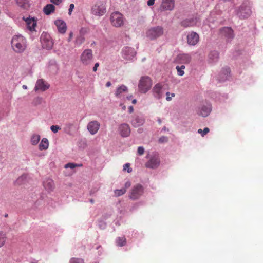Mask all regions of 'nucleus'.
I'll return each instance as SVG.
<instances>
[{
  "label": "nucleus",
  "instance_id": "obj_1",
  "mask_svg": "<svg viewBox=\"0 0 263 263\" xmlns=\"http://www.w3.org/2000/svg\"><path fill=\"white\" fill-rule=\"evenodd\" d=\"M12 50L16 53H22L27 48V40L21 34L14 35L11 41Z\"/></svg>",
  "mask_w": 263,
  "mask_h": 263
},
{
  "label": "nucleus",
  "instance_id": "obj_2",
  "mask_svg": "<svg viewBox=\"0 0 263 263\" xmlns=\"http://www.w3.org/2000/svg\"><path fill=\"white\" fill-rule=\"evenodd\" d=\"M235 13L240 19L249 17L252 13L250 2L248 0L243 1L242 3L235 9Z\"/></svg>",
  "mask_w": 263,
  "mask_h": 263
},
{
  "label": "nucleus",
  "instance_id": "obj_3",
  "mask_svg": "<svg viewBox=\"0 0 263 263\" xmlns=\"http://www.w3.org/2000/svg\"><path fill=\"white\" fill-rule=\"evenodd\" d=\"M152 81L148 76L142 77L138 83V89L142 93H146L152 87Z\"/></svg>",
  "mask_w": 263,
  "mask_h": 263
},
{
  "label": "nucleus",
  "instance_id": "obj_4",
  "mask_svg": "<svg viewBox=\"0 0 263 263\" xmlns=\"http://www.w3.org/2000/svg\"><path fill=\"white\" fill-rule=\"evenodd\" d=\"M163 32V28L161 26L151 27L146 31V36L151 40H154L162 36Z\"/></svg>",
  "mask_w": 263,
  "mask_h": 263
},
{
  "label": "nucleus",
  "instance_id": "obj_5",
  "mask_svg": "<svg viewBox=\"0 0 263 263\" xmlns=\"http://www.w3.org/2000/svg\"><path fill=\"white\" fill-rule=\"evenodd\" d=\"M40 40L43 48L50 50L52 48L53 42L48 33L43 32L41 35Z\"/></svg>",
  "mask_w": 263,
  "mask_h": 263
},
{
  "label": "nucleus",
  "instance_id": "obj_6",
  "mask_svg": "<svg viewBox=\"0 0 263 263\" xmlns=\"http://www.w3.org/2000/svg\"><path fill=\"white\" fill-rule=\"evenodd\" d=\"M110 21L112 25L116 27H121L124 24V19L122 14L117 11L111 13L110 17Z\"/></svg>",
  "mask_w": 263,
  "mask_h": 263
},
{
  "label": "nucleus",
  "instance_id": "obj_7",
  "mask_svg": "<svg viewBox=\"0 0 263 263\" xmlns=\"http://www.w3.org/2000/svg\"><path fill=\"white\" fill-rule=\"evenodd\" d=\"M106 11V7L105 4L102 2L97 3L95 5H93L91 7V13L96 16H102Z\"/></svg>",
  "mask_w": 263,
  "mask_h": 263
},
{
  "label": "nucleus",
  "instance_id": "obj_8",
  "mask_svg": "<svg viewBox=\"0 0 263 263\" xmlns=\"http://www.w3.org/2000/svg\"><path fill=\"white\" fill-rule=\"evenodd\" d=\"M144 188L140 184L134 186L130 191L129 198L133 200L138 199L143 193Z\"/></svg>",
  "mask_w": 263,
  "mask_h": 263
},
{
  "label": "nucleus",
  "instance_id": "obj_9",
  "mask_svg": "<svg viewBox=\"0 0 263 263\" xmlns=\"http://www.w3.org/2000/svg\"><path fill=\"white\" fill-rule=\"evenodd\" d=\"M92 51L90 49H85L81 55V61L85 65L90 64L92 62Z\"/></svg>",
  "mask_w": 263,
  "mask_h": 263
},
{
  "label": "nucleus",
  "instance_id": "obj_10",
  "mask_svg": "<svg viewBox=\"0 0 263 263\" xmlns=\"http://www.w3.org/2000/svg\"><path fill=\"white\" fill-rule=\"evenodd\" d=\"M220 35L224 37L227 42H231L234 37L233 30L229 27H224L220 29Z\"/></svg>",
  "mask_w": 263,
  "mask_h": 263
},
{
  "label": "nucleus",
  "instance_id": "obj_11",
  "mask_svg": "<svg viewBox=\"0 0 263 263\" xmlns=\"http://www.w3.org/2000/svg\"><path fill=\"white\" fill-rule=\"evenodd\" d=\"M212 105L209 103L201 104L198 107L197 114L203 117H208L212 111Z\"/></svg>",
  "mask_w": 263,
  "mask_h": 263
},
{
  "label": "nucleus",
  "instance_id": "obj_12",
  "mask_svg": "<svg viewBox=\"0 0 263 263\" xmlns=\"http://www.w3.org/2000/svg\"><path fill=\"white\" fill-rule=\"evenodd\" d=\"M122 56L126 60H132L135 57L136 52L134 48L130 47H124L122 49Z\"/></svg>",
  "mask_w": 263,
  "mask_h": 263
},
{
  "label": "nucleus",
  "instance_id": "obj_13",
  "mask_svg": "<svg viewBox=\"0 0 263 263\" xmlns=\"http://www.w3.org/2000/svg\"><path fill=\"white\" fill-rule=\"evenodd\" d=\"M50 87V84L43 79H38L35 83L34 90L45 91Z\"/></svg>",
  "mask_w": 263,
  "mask_h": 263
},
{
  "label": "nucleus",
  "instance_id": "obj_14",
  "mask_svg": "<svg viewBox=\"0 0 263 263\" xmlns=\"http://www.w3.org/2000/svg\"><path fill=\"white\" fill-rule=\"evenodd\" d=\"M160 163V159L157 155L152 156L150 159L146 163L145 166L148 168L155 169L157 168Z\"/></svg>",
  "mask_w": 263,
  "mask_h": 263
},
{
  "label": "nucleus",
  "instance_id": "obj_15",
  "mask_svg": "<svg viewBox=\"0 0 263 263\" xmlns=\"http://www.w3.org/2000/svg\"><path fill=\"white\" fill-rule=\"evenodd\" d=\"M199 35L195 32H191L187 35V43L190 46H195L199 42Z\"/></svg>",
  "mask_w": 263,
  "mask_h": 263
},
{
  "label": "nucleus",
  "instance_id": "obj_16",
  "mask_svg": "<svg viewBox=\"0 0 263 263\" xmlns=\"http://www.w3.org/2000/svg\"><path fill=\"white\" fill-rule=\"evenodd\" d=\"M174 0H162L160 9L161 11H172L174 8Z\"/></svg>",
  "mask_w": 263,
  "mask_h": 263
},
{
  "label": "nucleus",
  "instance_id": "obj_17",
  "mask_svg": "<svg viewBox=\"0 0 263 263\" xmlns=\"http://www.w3.org/2000/svg\"><path fill=\"white\" fill-rule=\"evenodd\" d=\"M23 20L26 22L27 29L30 31H35L36 26V20L34 17H23Z\"/></svg>",
  "mask_w": 263,
  "mask_h": 263
},
{
  "label": "nucleus",
  "instance_id": "obj_18",
  "mask_svg": "<svg viewBox=\"0 0 263 263\" xmlns=\"http://www.w3.org/2000/svg\"><path fill=\"white\" fill-rule=\"evenodd\" d=\"M100 123L97 121H92L88 123L87 129L91 135L96 134L99 129Z\"/></svg>",
  "mask_w": 263,
  "mask_h": 263
},
{
  "label": "nucleus",
  "instance_id": "obj_19",
  "mask_svg": "<svg viewBox=\"0 0 263 263\" xmlns=\"http://www.w3.org/2000/svg\"><path fill=\"white\" fill-rule=\"evenodd\" d=\"M119 131L123 137H128L130 134V128L128 124L122 123L119 127Z\"/></svg>",
  "mask_w": 263,
  "mask_h": 263
},
{
  "label": "nucleus",
  "instance_id": "obj_20",
  "mask_svg": "<svg viewBox=\"0 0 263 263\" xmlns=\"http://www.w3.org/2000/svg\"><path fill=\"white\" fill-rule=\"evenodd\" d=\"M198 22V20L196 17H193L183 20L181 22V26L187 28L195 26Z\"/></svg>",
  "mask_w": 263,
  "mask_h": 263
},
{
  "label": "nucleus",
  "instance_id": "obj_21",
  "mask_svg": "<svg viewBox=\"0 0 263 263\" xmlns=\"http://www.w3.org/2000/svg\"><path fill=\"white\" fill-rule=\"evenodd\" d=\"M127 92V87L124 85H121L117 88L115 95L116 98L121 99Z\"/></svg>",
  "mask_w": 263,
  "mask_h": 263
},
{
  "label": "nucleus",
  "instance_id": "obj_22",
  "mask_svg": "<svg viewBox=\"0 0 263 263\" xmlns=\"http://www.w3.org/2000/svg\"><path fill=\"white\" fill-rule=\"evenodd\" d=\"M230 69L229 67L223 68L219 74V81L224 82L228 80L230 77Z\"/></svg>",
  "mask_w": 263,
  "mask_h": 263
},
{
  "label": "nucleus",
  "instance_id": "obj_23",
  "mask_svg": "<svg viewBox=\"0 0 263 263\" xmlns=\"http://www.w3.org/2000/svg\"><path fill=\"white\" fill-rule=\"evenodd\" d=\"M145 122L144 117L142 115L135 116L131 121V123L134 127H138L142 125Z\"/></svg>",
  "mask_w": 263,
  "mask_h": 263
},
{
  "label": "nucleus",
  "instance_id": "obj_24",
  "mask_svg": "<svg viewBox=\"0 0 263 263\" xmlns=\"http://www.w3.org/2000/svg\"><path fill=\"white\" fill-rule=\"evenodd\" d=\"M54 24L57 26L58 30L60 33H65L67 30V26L64 21L60 19L54 21Z\"/></svg>",
  "mask_w": 263,
  "mask_h": 263
},
{
  "label": "nucleus",
  "instance_id": "obj_25",
  "mask_svg": "<svg viewBox=\"0 0 263 263\" xmlns=\"http://www.w3.org/2000/svg\"><path fill=\"white\" fill-rule=\"evenodd\" d=\"M153 93L154 96L157 99H160L163 96L162 87L160 84H156L153 89Z\"/></svg>",
  "mask_w": 263,
  "mask_h": 263
},
{
  "label": "nucleus",
  "instance_id": "obj_26",
  "mask_svg": "<svg viewBox=\"0 0 263 263\" xmlns=\"http://www.w3.org/2000/svg\"><path fill=\"white\" fill-rule=\"evenodd\" d=\"M219 60V53L217 51H211L209 55L208 61L211 64H215L218 62Z\"/></svg>",
  "mask_w": 263,
  "mask_h": 263
},
{
  "label": "nucleus",
  "instance_id": "obj_27",
  "mask_svg": "<svg viewBox=\"0 0 263 263\" xmlns=\"http://www.w3.org/2000/svg\"><path fill=\"white\" fill-rule=\"evenodd\" d=\"M43 186L48 192L52 191L54 188L53 180L50 178H46L43 181Z\"/></svg>",
  "mask_w": 263,
  "mask_h": 263
},
{
  "label": "nucleus",
  "instance_id": "obj_28",
  "mask_svg": "<svg viewBox=\"0 0 263 263\" xmlns=\"http://www.w3.org/2000/svg\"><path fill=\"white\" fill-rule=\"evenodd\" d=\"M177 59L181 62L187 64L189 63L191 60V56L188 53H182L178 55Z\"/></svg>",
  "mask_w": 263,
  "mask_h": 263
},
{
  "label": "nucleus",
  "instance_id": "obj_29",
  "mask_svg": "<svg viewBox=\"0 0 263 263\" xmlns=\"http://www.w3.org/2000/svg\"><path fill=\"white\" fill-rule=\"evenodd\" d=\"M55 11V6L51 4L46 5L43 8V12L47 15H49Z\"/></svg>",
  "mask_w": 263,
  "mask_h": 263
},
{
  "label": "nucleus",
  "instance_id": "obj_30",
  "mask_svg": "<svg viewBox=\"0 0 263 263\" xmlns=\"http://www.w3.org/2000/svg\"><path fill=\"white\" fill-rule=\"evenodd\" d=\"M49 146V142L47 138H43L39 144V149L41 151L47 149Z\"/></svg>",
  "mask_w": 263,
  "mask_h": 263
},
{
  "label": "nucleus",
  "instance_id": "obj_31",
  "mask_svg": "<svg viewBox=\"0 0 263 263\" xmlns=\"http://www.w3.org/2000/svg\"><path fill=\"white\" fill-rule=\"evenodd\" d=\"M40 136L37 134H33L31 137L30 142L32 145H36L40 140Z\"/></svg>",
  "mask_w": 263,
  "mask_h": 263
},
{
  "label": "nucleus",
  "instance_id": "obj_32",
  "mask_svg": "<svg viewBox=\"0 0 263 263\" xmlns=\"http://www.w3.org/2000/svg\"><path fill=\"white\" fill-rule=\"evenodd\" d=\"M116 242L118 246L123 247L126 244V238L124 237H117L116 240Z\"/></svg>",
  "mask_w": 263,
  "mask_h": 263
},
{
  "label": "nucleus",
  "instance_id": "obj_33",
  "mask_svg": "<svg viewBox=\"0 0 263 263\" xmlns=\"http://www.w3.org/2000/svg\"><path fill=\"white\" fill-rule=\"evenodd\" d=\"M185 67L184 65H181V66L177 65L176 67V69L177 71V74L179 76H183L184 74V69H185Z\"/></svg>",
  "mask_w": 263,
  "mask_h": 263
},
{
  "label": "nucleus",
  "instance_id": "obj_34",
  "mask_svg": "<svg viewBox=\"0 0 263 263\" xmlns=\"http://www.w3.org/2000/svg\"><path fill=\"white\" fill-rule=\"evenodd\" d=\"M27 176L26 174L22 175L21 176L17 178V179L16 180L15 183L18 185L23 184L25 182L27 179Z\"/></svg>",
  "mask_w": 263,
  "mask_h": 263
},
{
  "label": "nucleus",
  "instance_id": "obj_35",
  "mask_svg": "<svg viewBox=\"0 0 263 263\" xmlns=\"http://www.w3.org/2000/svg\"><path fill=\"white\" fill-rule=\"evenodd\" d=\"M85 41V37L81 35H79L75 41L76 44L80 45H81Z\"/></svg>",
  "mask_w": 263,
  "mask_h": 263
},
{
  "label": "nucleus",
  "instance_id": "obj_36",
  "mask_svg": "<svg viewBox=\"0 0 263 263\" xmlns=\"http://www.w3.org/2000/svg\"><path fill=\"white\" fill-rule=\"evenodd\" d=\"M82 166V164H77L73 163H67L66 164H65V168H70L71 169H73L77 166Z\"/></svg>",
  "mask_w": 263,
  "mask_h": 263
},
{
  "label": "nucleus",
  "instance_id": "obj_37",
  "mask_svg": "<svg viewBox=\"0 0 263 263\" xmlns=\"http://www.w3.org/2000/svg\"><path fill=\"white\" fill-rule=\"evenodd\" d=\"M126 189L125 188H122L120 190H116L115 191V194L116 196H120L125 193Z\"/></svg>",
  "mask_w": 263,
  "mask_h": 263
},
{
  "label": "nucleus",
  "instance_id": "obj_38",
  "mask_svg": "<svg viewBox=\"0 0 263 263\" xmlns=\"http://www.w3.org/2000/svg\"><path fill=\"white\" fill-rule=\"evenodd\" d=\"M69 263H85L84 259L80 258H71Z\"/></svg>",
  "mask_w": 263,
  "mask_h": 263
},
{
  "label": "nucleus",
  "instance_id": "obj_39",
  "mask_svg": "<svg viewBox=\"0 0 263 263\" xmlns=\"http://www.w3.org/2000/svg\"><path fill=\"white\" fill-rule=\"evenodd\" d=\"M5 234L3 232H0V248L2 247L5 244Z\"/></svg>",
  "mask_w": 263,
  "mask_h": 263
},
{
  "label": "nucleus",
  "instance_id": "obj_40",
  "mask_svg": "<svg viewBox=\"0 0 263 263\" xmlns=\"http://www.w3.org/2000/svg\"><path fill=\"white\" fill-rule=\"evenodd\" d=\"M17 3L18 5L23 8H26V6H27V0H17Z\"/></svg>",
  "mask_w": 263,
  "mask_h": 263
},
{
  "label": "nucleus",
  "instance_id": "obj_41",
  "mask_svg": "<svg viewBox=\"0 0 263 263\" xmlns=\"http://www.w3.org/2000/svg\"><path fill=\"white\" fill-rule=\"evenodd\" d=\"M124 171H127L128 173H131L132 172V168L130 167V164L127 163L123 165Z\"/></svg>",
  "mask_w": 263,
  "mask_h": 263
},
{
  "label": "nucleus",
  "instance_id": "obj_42",
  "mask_svg": "<svg viewBox=\"0 0 263 263\" xmlns=\"http://www.w3.org/2000/svg\"><path fill=\"white\" fill-rule=\"evenodd\" d=\"M209 132V129L208 127H205L203 130H202L201 129H199L198 130V133L199 134H201V136L202 137L204 136L206 134H208Z\"/></svg>",
  "mask_w": 263,
  "mask_h": 263
},
{
  "label": "nucleus",
  "instance_id": "obj_43",
  "mask_svg": "<svg viewBox=\"0 0 263 263\" xmlns=\"http://www.w3.org/2000/svg\"><path fill=\"white\" fill-rule=\"evenodd\" d=\"M166 100L167 101H170L172 100V98L175 96V93L167 92L166 93Z\"/></svg>",
  "mask_w": 263,
  "mask_h": 263
},
{
  "label": "nucleus",
  "instance_id": "obj_44",
  "mask_svg": "<svg viewBox=\"0 0 263 263\" xmlns=\"http://www.w3.org/2000/svg\"><path fill=\"white\" fill-rule=\"evenodd\" d=\"M88 32V29L86 28H82L80 30V35L85 36Z\"/></svg>",
  "mask_w": 263,
  "mask_h": 263
},
{
  "label": "nucleus",
  "instance_id": "obj_45",
  "mask_svg": "<svg viewBox=\"0 0 263 263\" xmlns=\"http://www.w3.org/2000/svg\"><path fill=\"white\" fill-rule=\"evenodd\" d=\"M60 129V127L58 125H52L50 127V129L54 133H56Z\"/></svg>",
  "mask_w": 263,
  "mask_h": 263
},
{
  "label": "nucleus",
  "instance_id": "obj_46",
  "mask_svg": "<svg viewBox=\"0 0 263 263\" xmlns=\"http://www.w3.org/2000/svg\"><path fill=\"white\" fill-rule=\"evenodd\" d=\"M144 148L143 146H139L137 149V153L139 155H142L144 154Z\"/></svg>",
  "mask_w": 263,
  "mask_h": 263
},
{
  "label": "nucleus",
  "instance_id": "obj_47",
  "mask_svg": "<svg viewBox=\"0 0 263 263\" xmlns=\"http://www.w3.org/2000/svg\"><path fill=\"white\" fill-rule=\"evenodd\" d=\"M74 8V5L73 4H70L69 5V8L68 9V14L70 15L72 13V12Z\"/></svg>",
  "mask_w": 263,
  "mask_h": 263
},
{
  "label": "nucleus",
  "instance_id": "obj_48",
  "mask_svg": "<svg viewBox=\"0 0 263 263\" xmlns=\"http://www.w3.org/2000/svg\"><path fill=\"white\" fill-rule=\"evenodd\" d=\"M99 226L101 229H104L106 227V223L102 220L99 221Z\"/></svg>",
  "mask_w": 263,
  "mask_h": 263
},
{
  "label": "nucleus",
  "instance_id": "obj_49",
  "mask_svg": "<svg viewBox=\"0 0 263 263\" xmlns=\"http://www.w3.org/2000/svg\"><path fill=\"white\" fill-rule=\"evenodd\" d=\"M167 140L168 139L166 137L162 136L159 138V141L160 143L166 142L167 141Z\"/></svg>",
  "mask_w": 263,
  "mask_h": 263
},
{
  "label": "nucleus",
  "instance_id": "obj_50",
  "mask_svg": "<svg viewBox=\"0 0 263 263\" xmlns=\"http://www.w3.org/2000/svg\"><path fill=\"white\" fill-rule=\"evenodd\" d=\"M50 2L55 5H58L61 3L62 0H50Z\"/></svg>",
  "mask_w": 263,
  "mask_h": 263
},
{
  "label": "nucleus",
  "instance_id": "obj_51",
  "mask_svg": "<svg viewBox=\"0 0 263 263\" xmlns=\"http://www.w3.org/2000/svg\"><path fill=\"white\" fill-rule=\"evenodd\" d=\"M155 0H148L147 1V4L148 6H153L155 3Z\"/></svg>",
  "mask_w": 263,
  "mask_h": 263
},
{
  "label": "nucleus",
  "instance_id": "obj_52",
  "mask_svg": "<svg viewBox=\"0 0 263 263\" xmlns=\"http://www.w3.org/2000/svg\"><path fill=\"white\" fill-rule=\"evenodd\" d=\"M99 64L98 63H96L95 64V65H94V66H93V71H97V68H98V67L99 66Z\"/></svg>",
  "mask_w": 263,
  "mask_h": 263
},
{
  "label": "nucleus",
  "instance_id": "obj_53",
  "mask_svg": "<svg viewBox=\"0 0 263 263\" xmlns=\"http://www.w3.org/2000/svg\"><path fill=\"white\" fill-rule=\"evenodd\" d=\"M131 185V183H130V181H127L125 183V188L126 189V188H128Z\"/></svg>",
  "mask_w": 263,
  "mask_h": 263
},
{
  "label": "nucleus",
  "instance_id": "obj_54",
  "mask_svg": "<svg viewBox=\"0 0 263 263\" xmlns=\"http://www.w3.org/2000/svg\"><path fill=\"white\" fill-rule=\"evenodd\" d=\"M72 35H73V33H72V32H71L69 33V38H68V42H70V40H71V38H72Z\"/></svg>",
  "mask_w": 263,
  "mask_h": 263
},
{
  "label": "nucleus",
  "instance_id": "obj_55",
  "mask_svg": "<svg viewBox=\"0 0 263 263\" xmlns=\"http://www.w3.org/2000/svg\"><path fill=\"white\" fill-rule=\"evenodd\" d=\"M128 110H129V113H132L134 111V108L132 106H130L129 108H128Z\"/></svg>",
  "mask_w": 263,
  "mask_h": 263
},
{
  "label": "nucleus",
  "instance_id": "obj_56",
  "mask_svg": "<svg viewBox=\"0 0 263 263\" xmlns=\"http://www.w3.org/2000/svg\"><path fill=\"white\" fill-rule=\"evenodd\" d=\"M52 63H53V66L55 67L56 70H57L58 67V65H57L55 62L54 61H52Z\"/></svg>",
  "mask_w": 263,
  "mask_h": 263
},
{
  "label": "nucleus",
  "instance_id": "obj_57",
  "mask_svg": "<svg viewBox=\"0 0 263 263\" xmlns=\"http://www.w3.org/2000/svg\"><path fill=\"white\" fill-rule=\"evenodd\" d=\"M42 98L41 97H37L36 99V101L38 102L39 103H41V102L42 101Z\"/></svg>",
  "mask_w": 263,
  "mask_h": 263
},
{
  "label": "nucleus",
  "instance_id": "obj_58",
  "mask_svg": "<svg viewBox=\"0 0 263 263\" xmlns=\"http://www.w3.org/2000/svg\"><path fill=\"white\" fill-rule=\"evenodd\" d=\"M111 82H109V81H108V82H107L106 83V86L107 87H109V86H111Z\"/></svg>",
  "mask_w": 263,
  "mask_h": 263
},
{
  "label": "nucleus",
  "instance_id": "obj_59",
  "mask_svg": "<svg viewBox=\"0 0 263 263\" xmlns=\"http://www.w3.org/2000/svg\"><path fill=\"white\" fill-rule=\"evenodd\" d=\"M22 87H23V88L24 89H27V86L26 85H23Z\"/></svg>",
  "mask_w": 263,
  "mask_h": 263
},
{
  "label": "nucleus",
  "instance_id": "obj_60",
  "mask_svg": "<svg viewBox=\"0 0 263 263\" xmlns=\"http://www.w3.org/2000/svg\"><path fill=\"white\" fill-rule=\"evenodd\" d=\"M132 95H130L129 96H127L126 97L127 99H128V100H130L132 99Z\"/></svg>",
  "mask_w": 263,
  "mask_h": 263
},
{
  "label": "nucleus",
  "instance_id": "obj_61",
  "mask_svg": "<svg viewBox=\"0 0 263 263\" xmlns=\"http://www.w3.org/2000/svg\"><path fill=\"white\" fill-rule=\"evenodd\" d=\"M157 121H158L159 124H161L162 121H161V120L160 118H158Z\"/></svg>",
  "mask_w": 263,
  "mask_h": 263
},
{
  "label": "nucleus",
  "instance_id": "obj_62",
  "mask_svg": "<svg viewBox=\"0 0 263 263\" xmlns=\"http://www.w3.org/2000/svg\"><path fill=\"white\" fill-rule=\"evenodd\" d=\"M136 102H137V100H136V99H133V100H132V103H133V104H135Z\"/></svg>",
  "mask_w": 263,
  "mask_h": 263
},
{
  "label": "nucleus",
  "instance_id": "obj_63",
  "mask_svg": "<svg viewBox=\"0 0 263 263\" xmlns=\"http://www.w3.org/2000/svg\"><path fill=\"white\" fill-rule=\"evenodd\" d=\"M162 130L165 131V130H168V129H167V128L166 127H164L162 128Z\"/></svg>",
  "mask_w": 263,
  "mask_h": 263
},
{
  "label": "nucleus",
  "instance_id": "obj_64",
  "mask_svg": "<svg viewBox=\"0 0 263 263\" xmlns=\"http://www.w3.org/2000/svg\"><path fill=\"white\" fill-rule=\"evenodd\" d=\"M90 202L92 204V203H94V200L91 199L90 200Z\"/></svg>",
  "mask_w": 263,
  "mask_h": 263
}]
</instances>
